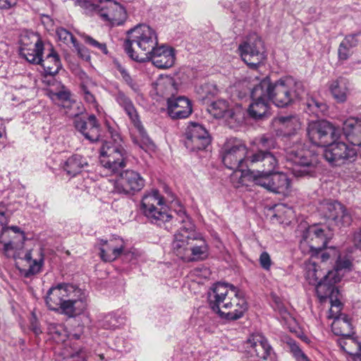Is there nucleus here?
<instances>
[{
	"label": "nucleus",
	"mask_w": 361,
	"mask_h": 361,
	"mask_svg": "<svg viewBox=\"0 0 361 361\" xmlns=\"http://www.w3.org/2000/svg\"><path fill=\"white\" fill-rule=\"evenodd\" d=\"M45 302L49 310L75 318L82 314L88 305L86 292L75 285L59 283L47 293Z\"/></svg>",
	"instance_id": "1"
},
{
	"label": "nucleus",
	"mask_w": 361,
	"mask_h": 361,
	"mask_svg": "<svg viewBox=\"0 0 361 361\" xmlns=\"http://www.w3.org/2000/svg\"><path fill=\"white\" fill-rule=\"evenodd\" d=\"M208 302L213 312L228 321L243 317L247 310L246 300L231 284L216 283L208 294Z\"/></svg>",
	"instance_id": "2"
},
{
	"label": "nucleus",
	"mask_w": 361,
	"mask_h": 361,
	"mask_svg": "<svg viewBox=\"0 0 361 361\" xmlns=\"http://www.w3.org/2000/svg\"><path fill=\"white\" fill-rule=\"evenodd\" d=\"M303 93L302 82L292 77H284L274 82L266 77L255 86L254 96L259 98L267 95L274 105L283 108L300 98Z\"/></svg>",
	"instance_id": "3"
},
{
	"label": "nucleus",
	"mask_w": 361,
	"mask_h": 361,
	"mask_svg": "<svg viewBox=\"0 0 361 361\" xmlns=\"http://www.w3.org/2000/svg\"><path fill=\"white\" fill-rule=\"evenodd\" d=\"M158 46L157 35L154 29L140 24L128 31L123 47L127 54L134 61L145 62L147 56Z\"/></svg>",
	"instance_id": "4"
},
{
	"label": "nucleus",
	"mask_w": 361,
	"mask_h": 361,
	"mask_svg": "<svg viewBox=\"0 0 361 361\" xmlns=\"http://www.w3.org/2000/svg\"><path fill=\"white\" fill-rule=\"evenodd\" d=\"M305 277L310 284L316 286V291L322 301L339 295L335 284L341 281L337 271H324L315 262L305 267Z\"/></svg>",
	"instance_id": "5"
},
{
	"label": "nucleus",
	"mask_w": 361,
	"mask_h": 361,
	"mask_svg": "<svg viewBox=\"0 0 361 361\" xmlns=\"http://www.w3.org/2000/svg\"><path fill=\"white\" fill-rule=\"evenodd\" d=\"M176 221L181 226L178 233L175 235L172 249L178 257L187 261L192 240L194 241L197 238V233L195 232V225L183 208H180L176 212Z\"/></svg>",
	"instance_id": "6"
},
{
	"label": "nucleus",
	"mask_w": 361,
	"mask_h": 361,
	"mask_svg": "<svg viewBox=\"0 0 361 361\" xmlns=\"http://www.w3.org/2000/svg\"><path fill=\"white\" fill-rule=\"evenodd\" d=\"M286 166L292 174L301 178L312 176L315 173L317 159L314 157L310 156L308 152L300 147V145L296 144L293 147H286Z\"/></svg>",
	"instance_id": "7"
},
{
	"label": "nucleus",
	"mask_w": 361,
	"mask_h": 361,
	"mask_svg": "<svg viewBox=\"0 0 361 361\" xmlns=\"http://www.w3.org/2000/svg\"><path fill=\"white\" fill-rule=\"evenodd\" d=\"M158 90L167 97V111L172 119L188 118L192 112L190 101L185 97H175L176 87L172 78H167L158 84Z\"/></svg>",
	"instance_id": "8"
},
{
	"label": "nucleus",
	"mask_w": 361,
	"mask_h": 361,
	"mask_svg": "<svg viewBox=\"0 0 361 361\" xmlns=\"http://www.w3.org/2000/svg\"><path fill=\"white\" fill-rule=\"evenodd\" d=\"M114 143L105 142L100 149V164L111 173H119L126 166L128 154L123 147L118 142L121 141L116 135Z\"/></svg>",
	"instance_id": "9"
},
{
	"label": "nucleus",
	"mask_w": 361,
	"mask_h": 361,
	"mask_svg": "<svg viewBox=\"0 0 361 361\" xmlns=\"http://www.w3.org/2000/svg\"><path fill=\"white\" fill-rule=\"evenodd\" d=\"M77 3L85 10L87 14L97 13L113 25H121L126 18L125 8L116 1L106 0L105 6H103L92 4L87 0H77Z\"/></svg>",
	"instance_id": "10"
},
{
	"label": "nucleus",
	"mask_w": 361,
	"mask_h": 361,
	"mask_svg": "<svg viewBox=\"0 0 361 361\" xmlns=\"http://www.w3.org/2000/svg\"><path fill=\"white\" fill-rule=\"evenodd\" d=\"M247 156H250V154L246 146L238 140L227 141L222 149V161L231 170L244 171L248 169Z\"/></svg>",
	"instance_id": "11"
},
{
	"label": "nucleus",
	"mask_w": 361,
	"mask_h": 361,
	"mask_svg": "<svg viewBox=\"0 0 361 361\" xmlns=\"http://www.w3.org/2000/svg\"><path fill=\"white\" fill-rule=\"evenodd\" d=\"M163 205V197L160 196L157 190H154L143 196L141 202V210L151 223L161 226L162 224L169 221L172 218L171 214L167 212Z\"/></svg>",
	"instance_id": "12"
},
{
	"label": "nucleus",
	"mask_w": 361,
	"mask_h": 361,
	"mask_svg": "<svg viewBox=\"0 0 361 361\" xmlns=\"http://www.w3.org/2000/svg\"><path fill=\"white\" fill-rule=\"evenodd\" d=\"M238 51L243 61L253 69L257 68L266 59L264 42L256 34L250 35L241 43Z\"/></svg>",
	"instance_id": "13"
},
{
	"label": "nucleus",
	"mask_w": 361,
	"mask_h": 361,
	"mask_svg": "<svg viewBox=\"0 0 361 361\" xmlns=\"http://www.w3.org/2000/svg\"><path fill=\"white\" fill-rule=\"evenodd\" d=\"M306 130L310 141L319 147H326L340 134L338 129L325 120L310 122Z\"/></svg>",
	"instance_id": "14"
},
{
	"label": "nucleus",
	"mask_w": 361,
	"mask_h": 361,
	"mask_svg": "<svg viewBox=\"0 0 361 361\" xmlns=\"http://www.w3.org/2000/svg\"><path fill=\"white\" fill-rule=\"evenodd\" d=\"M339 295L333 297L329 299L331 303V309L329 310V318H333L334 321L331 324V330L336 336L346 337L351 343L357 345L353 338H350L353 334V328L350 322V319L345 314L341 313L342 309V303L338 298Z\"/></svg>",
	"instance_id": "15"
},
{
	"label": "nucleus",
	"mask_w": 361,
	"mask_h": 361,
	"mask_svg": "<svg viewBox=\"0 0 361 361\" xmlns=\"http://www.w3.org/2000/svg\"><path fill=\"white\" fill-rule=\"evenodd\" d=\"M145 184V179L137 171L128 169L120 172L114 190L121 195H134L144 188Z\"/></svg>",
	"instance_id": "16"
},
{
	"label": "nucleus",
	"mask_w": 361,
	"mask_h": 361,
	"mask_svg": "<svg viewBox=\"0 0 361 361\" xmlns=\"http://www.w3.org/2000/svg\"><path fill=\"white\" fill-rule=\"evenodd\" d=\"M185 146L190 151L203 150L211 143L212 137L201 124L191 122L185 133Z\"/></svg>",
	"instance_id": "17"
},
{
	"label": "nucleus",
	"mask_w": 361,
	"mask_h": 361,
	"mask_svg": "<svg viewBox=\"0 0 361 361\" xmlns=\"http://www.w3.org/2000/svg\"><path fill=\"white\" fill-rule=\"evenodd\" d=\"M318 211L319 214L327 220H331L338 224L350 225L352 221L351 216L345 207L336 200H324L320 202Z\"/></svg>",
	"instance_id": "18"
},
{
	"label": "nucleus",
	"mask_w": 361,
	"mask_h": 361,
	"mask_svg": "<svg viewBox=\"0 0 361 361\" xmlns=\"http://www.w3.org/2000/svg\"><path fill=\"white\" fill-rule=\"evenodd\" d=\"M356 154L355 148L343 142L335 140L327 145L324 152V157L332 166H340L353 159Z\"/></svg>",
	"instance_id": "19"
},
{
	"label": "nucleus",
	"mask_w": 361,
	"mask_h": 361,
	"mask_svg": "<svg viewBox=\"0 0 361 361\" xmlns=\"http://www.w3.org/2000/svg\"><path fill=\"white\" fill-rule=\"evenodd\" d=\"M255 183L277 194L286 195L289 191L290 181L286 173H271L267 176H255Z\"/></svg>",
	"instance_id": "20"
},
{
	"label": "nucleus",
	"mask_w": 361,
	"mask_h": 361,
	"mask_svg": "<svg viewBox=\"0 0 361 361\" xmlns=\"http://www.w3.org/2000/svg\"><path fill=\"white\" fill-rule=\"evenodd\" d=\"M247 163L249 168L257 166L262 169V171L258 170L257 176H267L274 171L278 165V160L273 153L259 149L247 156Z\"/></svg>",
	"instance_id": "21"
},
{
	"label": "nucleus",
	"mask_w": 361,
	"mask_h": 361,
	"mask_svg": "<svg viewBox=\"0 0 361 361\" xmlns=\"http://www.w3.org/2000/svg\"><path fill=\"white\" fill-rule=\"evenodd\" d=\"M13 257L17 266L19 264L18 260H23L29 264V268L25 271V277L38 274L44 264V255L41 247L27 250L25 253L13 254Z\"/></svg>",
	"instance_id": "22"
},
{
	"label": "nucleus",
	"mask_w": 361,
	"mask_h": 361,
	"mask_svg": "<svg viewBox=\"0 0 361 361\" xmlns=\"http://www.w3.org/2000/svg\"><path fill=\"white\" fill-rule=\"evenodd\" d=\"M208 111L214 118H224L231 123H240L244 119V114L240 107L230 109L228 103L222 99L212 102L208 108Z\"/></svg>",
	"instance_id": "23"
},
{
	"label": "nucleus",
	"mask_w": 361,
	"mask_h": 361,
	"mask_svg": "<svg viewBox=\"0 0 361 361\" xmlns=\"http://www.w3.org/2000/svg\"><path fill=\"white\" fill-rule=\"evenodd\" d=\"M329 243L325 231L317 225L308 226L304 231L300 241L301 245L307 243L311 251L318 252L325 249Z\"/></svg>",
	"instance_id": "24"
},
{
	"label": "nucleus",
	"mask_w": 361,
	"mask_h": 361,
	"mask_svg": "<svg viewBox=\"0 0 361 361\" xmlns=\"http://www.w3.org/2000/svg\"><path fill=\"white\" fill-rule=\"evenodd\" d=\"M73 124L75 129L81 133L87 140L92 142L99 140L100 125L94 115L91 114L87 118L76 116L74 118Z\"/></svg>",
	"instance_id": "25"
},
{
	"label": "nucleus",
	"mask_w": 361,
	"mask_h": 361,
	"mask_svg": "<svg viewBox=\"0 0 361 361\" xmlns=\"http://www.w3.org/2000/svg\"><path fill=\"white\" fill-rule=\"evenodd\" d=\"M147 61H152L153 65L158 68L168 69L175 63V49L167 45L157 46L147 56Z\"/></svg>",
	"instance_id": "26"
},
{
	"label": "nucleus",
	"mask_w": 361,
	"mask_h": 361,
	"mask_svg": "<svg viewBox=\"0 0 361 361\" xmlns=\"http://www.w3.org/2000/svg\"><path fill=\"white\" fill-rule=\"evenodd\" d=\"M100 257L104 262H113L123 252L124 242L120 237H113L108 240H100Z\"/></svg>",
	"instance_id": "27"
},
{
	"label": "nucleus",
	"mask_w": 361,
	"mask_h": 361,
	"mask_svg": "<svg viewBox=\"0 0 361 361\" xmlns=\"http://www.w3.org/2000/svg\"><path fill=\"white\" fill-rule=\"evenodd\" d=\"M115 100L123 109L140 133L144 136L146 134V131L142 125L135 107L130 97L124 92L118 90L115 94Z\"/></svg>",
	"instance_id": "28"
},
{
	"label": "nucleus",
	"mask_w": 361,
	"mask_h": 361,
	"mask_svg": "<svg viewBox=\"0 0 361 361\" xmlns=\"http://www.w3.org/2000/svg\"><path fill=\"white\" fill-rule=\"evenodd\" d=\"M248 352L252 357L267 360H271L272 348L267 340L262 335L252 336L247 341Z\"/></svg>",
	"instance_id": "29"
},
{
	"label": "nucleus",
	"mask_w": 361,
	"mask_h": 361,
	"mask_svg": "<svg viewBox=\"0 0 361 361\" xmlns=\"http://www.w3.org/2000/svg\"><path fill=\"white\" fill-rule=\"evenodd\" d=\"M255 87L251 92V98L252 102L250 104L247 109L250 116L255 120L262 119L267 117L269 113V106L268 102L270 101L267 95L257 98L254 96Z\"/></svg>",
	"instance_id": "30"
},
{
	"label": "nucleus",
	"mask_w": 361,
	"mask_h": 361,
	"mask_svg": "<svg viewBox=\"0 0 361 361\" xmlns=\"http://www.w3.org/2000/svg\"><path fill=\"white\" fill-rule=\"evenodd\" d=\"M343 131L352 145L361 147V119L354 117L346 119L343 123Z\"/></svg>",
	"instance_id": "31"
},
{
	"label": "nucleus",
	"mask_w": 361,
	"mask_h": 361,
	"mask_svg": "<svg viewBox=\"0 0 361 361\" xmlns=\"http://www.w3.org/2000/svg\"><path fill=\"white\" fill-rule=\"evenodd\" d=\"M88 166L87 159L80 154H73L61 163V168L70 178L75 177Z\"/></svg>",
	"instance_id": "32"
},
{
	"label": "nucleus",
	"mask_w": 361,
	"mask_h": 361,
	"mask_svg": "<svg viewBox=\"0 0 361 361\" xmlns=\"http://www.w3.org/2000/svg\"><path fill=\"white\" fill-rule=\"evenodd\" d=\"M209 254V246L207 242L197 233V237L192 240L190 253L187 261H198L206 259Z\"/></svg>",
	"instance_id": "33"
},
{
	"label": "nucleus",
	"mask_w": 361,
	"mask_h": 361,
	"mask_svg": "<svg viewBox=\"0 0 361 361\" xmlns=\"http://www.w3.org/2000/svg\"><path fill=\"white\" fill-rule=\"evenodd\" d=\"M360 32L346 35L341 41L338 49V58L339 61H346L352 55L351 49L358 45L357 37Z\"/></svg>",
	"instance_id": "34"
},
{
	"label": "nucleus",
	"mask_w": 361,
	"mask_h": 361,
	"mask_svg": "<svg viewBox=\"0 0 361 361\" xmlns=\"http://www.w3.org/2000/svg\"><path fill=\"white\" fill-rule=\"evenodd\" d=\"M348 84V80L343 77H339L330 82L329 90L337 102H343L346 100L349 90Z\"/></svg>",
	"instance_id": "35"
},
{
	"label": "nucleus",
	"mask_w": 361,
	"mask_h": 361,
	"mask_svg": "<svg viewBox=\"0 0 361 361\" xmlns=\"http://www.w3.org/2000/svg\"><path fill=\"white\" fill-rule=\"evenodd\" d=\"M44 68V73L49 75H55L62 68V65L58 54L51 49L44 59L39 63Z\"/></svg>",
	"instance_id": "36"
},
{
	"label": "nucleus",
	"mask_w": 361,
	"mask_h": 361,
	"mask_svg": "<svg viewBox=\"0 0 361 361\" xmlns=\"http://www.w3.org/2000/svg\"><path fill=\"white\" fill-rule=\"evenodd\" d=\"M305 111L310 115L320 118L327 112V105L323 102L313 97L308 98L305 103Z\"/></svg>",
	"instance_id": "37"
},
{
	"label": "nucleus",
	"mask_w": 361,
	"mask_h": 361,
	"mask_svg": "<svg viewBox=\"0 0 361 361\" xmlns=\"http://www.w3.org/2000/svg\"><path fill=\"white\" fill-rule=\"evenodd\" d=\"M56 35L59 39L63 43L66 44H68L69 43L73 44L78 54L82 57L85 56L86 49L78 42L76 38L73 35L71 32L65 28L59 27L56 30Z\"/></svg>",
	"instance_id": "38"
},
{
	"label": "nucleus",
	"mask_w": 361,
	"mask_h": 361,
	"mask_svg": "<svg viewBox=\"0 0 361 361\" xmlns=\"http://www.w3.org/2000/svg\"><path fill=\"white\" fill-rule=\"evenodd\" d=\"M126 318L117 313L104 315L98 322L99 326L104 329H115L124 324Z\"/></svg>",
	"instance_id": "39"
},
{
	"label": "nucleus",
	"mask_w": 361,
	"mask_h": 361,
	"mask_svg": "<svg viewBox=\"0 0 361 361\" xmlns=\"http://www.w3.org/2000/svg\"><path fill=\"white\" fill-rule=\"evenodd\" d=\"M279 123L285 130V136H290L300 128V122L295 116H280L278 118Z\"/></svg>",
	"instance_id": "40"
},
{
	"label": "nucleus",
	"mask_w": 361,
	"mask_h": 361,
	"mask_svg": "<svg viewBox=\"0 0 361 361\" xmlns=\"http://www.w3.org/2000/svg\"><path fill=\"white\" fill-rule=\"evenodd\" d=\"M117 71L120 73L124 82L135 93L140 91V85L130 75L128 70L123 66L119 62H114Z\"/></svg>",
	"instance_id": "41"
},
{
	"label": "nucleus",
	"mask_w": 361,
	"mask_h": 361,
	"mask_svg": "<svg viewBox=\"0 0 361 361\" xmlns=\"http://www.w3.org/2000/svg\"><path fill=\"white\" fill-rule=\"evenodd\" d=\"M256 142L260 149L269 152L278 147L276 136L273 133H266L256 139Z\"/></svg>",
	"instance_id": "42"
},
{
	"label": "nucleus",
	"mask_w": 361,
	"mask_h": 361,
	"mask_svg": "<svg viewBox=\"0 0 361 361\" xmlns=\"http://www.w3.org/2000/svg\"><path fill=\"white\" fill-rule=\"evenodd\" d=\"M252 88L248 86L247 81L239 82L233 86L232 88V93L233 96H236L238 98L242 99L247 97L249 94L251 95Z\"/></svg>",
	"instance_id": "43"
},
{
	"label": "nucleus",
	"mask_w": 361,
	"mask_h": 361,
	"mask_svg": "<svg viewBox=\"0 0 361 361\" xmlns=\"http://www.w3.org/2000/svg\"><path fill=\"white\" fill-rule=\"evenodd\" d=\"M63 355L64 358H71L72 361H85V353L81 349H73L72 347L66 348Z\"/></svg>",
	"instance_id": "44"
},
{
	"label": "nucleus",
	"mask_w": 361,
	"mask_h": 361,
	"mask_svg": "<svg viewBox=\"0 0 361 361\" xmlns=\"http://www.w3.org/2000/svg\"><path fill=\"white\" fill-rule=\"evenodd\" d=\"M8 220L5 219V221H1L0 224L2 226V228L1 231V236H0V243H3V235L8 231L11 230L15 233H19L21 237V240L23 242L25 240V233L23 231H22L17 226H7Z\"/></svg>",
	"instance_id": "45"
},
{
	"label": "nucleus",
	"mask_w": 361,
	"mask_h": 361,
	"mask_svg": "<svg viewBox=\"0 0 361 361\" xmlns=\"http://www.w3.org/2000/svg\"><path fill=\"white\" fill-rule=\"evenodd\" d=\"M287 343L289 345L290 351L297 361H310L308 357L302 351L299 345L294 340L289 339Z\"/></svg>",
	"instance_id": "46"
},
{
	"label": "nucleus",
	"mask_w": 361,
	"mask_h": 361,
	"mask_svg": "<svg viewBox=\"0 0 361 361\" xmlns=\"http://www.w3.org/2000/svg\"><path fill=\"white\" fill-rule=\"evenodd\" d=\"M80 92L83 97L84 100L87 103L92 104L94 108L97 109L98 104L96 101L94 95L92 93L89 87L83 82L80 84Z\"/></svg>",
	"instance_id": "47"
},
{
	"label": "nucleus",
	"mask_w": 361,
	"mask_h": 361,
	"mask_svg": "<svg viewBox=\"0 0 361 361\" xmlns=\"http://www.w3.org/2000/svg\"><path fill=\"white\" fill-rule=\"evenodd\" d=\"M30 47H25L20 49V54L26 59L29 63L33 64H39L42 61V55L37 53L29 54Z\"/></svg>",
	"instance_id": "48"
},
{
	"label": "nucleus",
	"mask_w": 361,
	"mask_h": 361,
	"mask_svg": "<svg viewBox=\"0 0 361 361\" xmlns=\"http://www.w3.org/2000/svg\"><path fill=\"white\" fill-rule=\"evenodd\" d=\"M82 37L87 44L91 45L93 47L99 49L104 54H107L108 50H107L106 44L100 43V42H97L96 39H93L92 37L86 35H83Z\"/></svg>",
	"instance_id": "49"
},
{
	"label": "nucleus",
	"mask_w": 361,
	"mask_h": 361,
	"mask_svg": "<svg viewBox=\"0 0 361 361\" xmlns=\"http://www.w3.org/2000/svg\"><path fill=\"white\" fill-rule=\"evenodd\" d=\"M259 264L262 269L269 271L272 264L269 254L267 252H262L259 259Z\"/></svg>",
	"instance_id": "50"
},
{
	"label": "nucleus",
	"mask_w": 361,
	"mask_h": 361,
	"mask_svg": "<svg viewBox=\"0 0 361 361\" xmlns=\"http://www.w3.org/2000/svg\"><path fill=\"white\" fill-rule=\"evenodd\" d=\"M33 37H37V36L34 34L23 35L20 38V49L24 48L25 47H32V43L35 44L36 42V41H35V39H34Z\"/></svg>",
	"instance_id": "51"
},
{
	"label": "nucleus",
	"mask_w": 361,
	"mask_h": 361,
	"mask_svg": "<svg viewBox=\"0 0 361 361\" xmlns=\"http://www.w3.org/2000/svg\"><path fill=\"white\" fill-rule=\"evenodd\" d=\"M34 39H35L36 42L32 44V47H30V51H29V54L37 53L38 54H42L43 51V43L39 38V37H33Z\"/></svg>",
	"instance_id": "52"
},
{
	"label": "nucleus",
	"mask_w": 361,
	"mask_h": 361,
	"mask_svg": "<svg viewBox=\"0 0 361 361\" xmlns=\"http://www.w3.org/2000/svg\"><path fill=\"white\" fill-rule=\"evenodd\" d=\"M351 266V262L349 259H342L339 258L336 261V268L333 269L332 271H337L338 274L340 276V278L341 279V275L340 274V271L343 269H348Z\"/></svg>",
	"instance_id": "53"
},
{
	"label": "nucleus",
	"mask_w": 361,
	"mask_h": 361,
	"mask_svg": "<svg viewBox=\"0 0 361 361\" xmlns=\"http://www.w3.org/2000/svg\"><path fill=\"white\" fill-rule=\"evenodd\" d=\"M70 92L66 90H61L53 94V99L56 97L61 101H68L70 99Z\"/></svg>",
	"instance_id": "54"
},
{
	"label": "nucleus",
	"mask_w": 361,
	"mask_h": 361,
	"mask_svg": "<svg viewBox=\"0 0 361 361\" xmlns=\"http://www.w3.org/2000/svg\"><path fill=\"white\" fill-rule=\"evenodd\" d=\"M353 242L354 246L361 251V228L354 233Z\"/></svg>",
	"instance_id": "55"
},
{
	"label": "nucleus",
	"mask_w": 361,
	"mask_h": 361,
	"mask_svg": "<svg viewBox=\"0 0 361 361\" xmlns=\"http://www.w3.org/2000/svg\"><path fill=\"white\" fill-rule=\"evenodd\" d=\"M2 243L4 244L3 251L5 254V255L7 257H10L11 256L10 252L14 250L13 242L8 241L7 243H4L3 241Z\"/></svg>",
	"instance_id": "56"
},
{
	"label": "nucleus",
	"mask_w": 361,
	"mask_h": 361,
	"mask_svg": "<svg viewBox=\"0 0 361 361\" xmlns=\"http://www.w3.org/2000/svg\"><path fill=\"white\" fill-rule=\"evenodd\" d=\"M18 0H0V8L8 9L15 6Z\"/></svg>",
	"instance_id": "57"
},
{
	"label": "nucleus",
	"mask_w": 361,
	"mask_h": 361,
	"mask_svg": "<svg viewBox=\"0 0 361 361\" xmlns=\"http://www.w3.org/2000/svg\"><path fill=\"white\" fill-rule=\"evenodd\" d=\"M30 329L31 330L35 333V335H39L42 333V330L40 329V326L36 319L35 317H34L31 320L30 323Z\"/></svg>",
	"instance_id": "58"
},
{
	"label": "nucleus",
	"mask_w": 361,
	"mask_h": 361,
	"mask_svg": "<svg viewBox=\"0 0 361 361\" xmlns=\"http://www.w3.org/2000/svg\"><path fill=\"white\" fill-rule=\"evenodd\" d=\"M349 354L352 355L354 361H361V344L357 343V351L355 353L349 352Z\"/></svg>",
	"instance_id": "59"
},
{
	"label": "nucleus",
	"mask_w": 361,
	"mask_h": 361,
	"mask_svg": "<svg viewBox=\"0 0 361 361\" xmlns=\"http://www.w3.org/2000/svg\"><path fill=\"white\" fill-rule=\"evenodd\" d=\"M4 134H6V128L2 123H0V138L3 137Z\"/></svg>",
	"instance_id": "60"
},
{
	"label": "nucleus",
	"mask_w": 361,
	"mask_h": 361,
	"mask_svg": "<svg viewBox=\"0 0 361 361\" xmlns=\"http://www.w3.org/2000/svg\"><path fill=\"white\" fill-rule=\"evenodd\" d=\"M321 257L322 259V261L324 262V261H326V259H329V255L328 253H326V252H324V253L322 254Z\"/></svg>",
	"instance_id": "61"
},
{
	"label": "nucleus",
	"mask_w": 361,
	"mask_h": 361,
	"mask_svg": "<svg viewBox=\"0 0 361 361\" xmlns=\"http://www.w3.org/2000/svg\"><path fill=\"white\" fill-rule=\"evenodd\" d=\"M5 219H7L5 216V212L0 210V221H5Z\"/></svg>",
	"instance_id": "62"
},
{
	"label": "nucleus",
	"mask_w": 361,
	"mask_h": 361,
	"mask_svg": "<svg viewBox=\"0 0 361 361\" xmlns=\"http://www.w3.org/2000/svg\"><path fill=\"white\" fill-rule=\"evenodd\" d=\"M100 357H101V359H104V355H100Z\"/></svg>",
	"instance_id": "63"
},
{
	"label": "nucleus",
	"mask_w": 361,
	"mask_h": 361,
	"mask_svg": "<svg viewBox=\"0 0 361 361\" xmlns=\"http://www.w3.org/2000/svg\"><path fill=\"white\" fill-rule=\"evenodd\" d=\"M75 4L78 6H80L78 3H77V0H75Z\"/></svg>",
	"instance_id": "64"
}]
</instances>
